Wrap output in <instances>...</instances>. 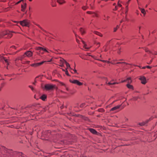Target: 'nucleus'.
I'll use <instances>...</instances> for the list:
<instances>
[{"mask_svg":"<svg viewBox=\"0 0 157 157\" xmlns=\"http://www.w3.org/2000/svg\"><path fill=\"white\" fill-rule=\"evenodd\" d=\"M66 74L68 76H70V75L68 73V72L67 70V69H66V71H65Z\"/></svg>","mask_w":157,"mask_h":157,"instance_id":"obj_34","label":"nucleus"},{"mask_svg":"<svg viewBox=\"0 0 157 157\" xmlns=\"http://www.w3.org/2000/svg\"><path fill=\"white\" fill-rule=\"evenodd\" d=\"M57 2L60 4H62L65 3L64 0H57Z\"/></svg>","mask_w":157,"mask_h":157,"instance_id":"obj_22","label":"nucleus"},{"mask_svg":"<svg viewBox=\"0 0 157 157\" xmlns=\"http://www.w3.org/2000/svg\"><path fill=\"white\" fill-rule=\"evenodd\" d=\"M93 33L94 34L98 35L101 37H102V35L100 32H99L97 31H94L93 32Z\"/></svg>","mask_w":157,"mask_h":157,"instance_id":"obj_20","label":"nucleus"},{"mask_svg":"<svg viewBox=\"0 0 157 157\" xmlns=\"http://www.w3.org/2000/svg\"><path fill=\"white\" fill-rule=\"evenodd\" d=\"M146 68V66L143 67L141 68L142 69H145Z\"/></svg>","mask_w":157,"mask_h":157,"instance_id":"obj_46","label":"nucleus"},{"mask_svg":"<svg viewBox=\"0 0 157 157\" xmlns=\"http://www.w3.org/2000/svg\"><path fill=\"white\" fill-rule=\"evenodd\" d=\"M96 44H97V47H99L100 45V43H99V42H98V43H97Z\"/></svg>","mask_w":157,"mask_h":157,"instance_id":"obj_44","label":"nucleus"},{"mask_svg":"<svg viewBox=\"0 0 157 157\" xmlns=\"http://www.w3.org/2000/svg\"><path fill=\"white\" fill-rule=\"evenodd\" d=\"M33 53L31 51H28L25 52L24 54L22 56L23 58L25 57L26 56L28 57H31L32 56Z\"/></svg>","mask_w":157,"mask_h":157,"instance_id":"obj_7","label":"nucleus"},{"mask_svg":"<svg viewBox=\"0 0 157 157\" xmlns=\"http://www.w3.org/2000/svg\"><path fill=\"white\" fill-rule=\"evenodd\" d=\"M127 87L130 89H132V90H134V87L132 85H130V84H127L126 85Z\"/></svg>","mask_w":157,"mask_h":157,"instance_id":"obj_18","label":"nucleus"},{"mask_svg":"<svg viewBox=\"0 0 157 157\" xmlns=\"http://www.w3.org/2000/svg\"><path fill=\"white\" fill-rule=\"evenodd\" d=\"M69 81L71 83L76 84L79 86H82L83 84L82 82H79L77 80H70Z\"/></svg>","mask_w":157,"mask_h":157,"instance_id":"obj_5","label":"nucleus"},{"mask_svg":"<svg viewBox=\"0 0 157 157\" xmlns=\"http://www.w3.org/2000/svg\"><path fill=\"white\" fill-rule=\"evenodd\" d=\"M19 59L21 61V63L24 64H29L30 62V61H26L22 60V59L24 58L22 56H21L19 57Z\"/></svg>","mask_w":157,"mask_h":157,"instance_id":"obj_11","label":"nucleus"},{"mask_svg":"<svg viewBox=\"0 0 157 157\" xmlns=\"http://www.w3.org/2000/svg\"><path fill=\"white\" fill-rule=\"evenodd\" d=\"M138 66V67H140V68H141V67L140 66Z\"/></svg>","mask_w":157,"mask_h":157,"instance_id":"obj_57","label":"nucleus"},{"mask_svg":"<svg viewBox=\"0 0 157 157\" xmlns=\"http://www.w3.org/2000/svg\"><path fill=\"white\" fill-rule=\"evenodd\" d=\"M6 68H7V69H8V66H7V67H6Z\"/></svg>","mask_w":157,"mask_h":157,"instance_id":"obj_62","label":"nucleus"},{"mask_svg":"<svg viewBox=\"0 0 157 157\" xmlns=\"http://www.w3.org/2000/svg\"><path fill=\"white\" fill-rule=\"evenodd\" d=\"M29 1H30V2H31L32 1V0H29Z\"/></svg>","mask_w":157,"mask_h":157,"instance_id":"obj_60","label":"nucleus"},{"mask_svg":"<svg viewBox=\"0 0 157 157\" xmlns=\"http://www.w3.org/2000/svg\"><path fill=\"white\" fill-rule=\"evenodd\" d=\"M101 7H103V5H101Z\"/></svg>","mask_w":157,"mask_h":157,"instance_id":"obj_59","label":"nucleus"},{"mask_svg":"<svg viewBox=\"0 0 157 157\" xmlns=\"http://www.w3.org/2000/svg\"><path fill=\"white\" fill-rule=\"evenodd\" d=\"M121 51H120V49H119L118 50V51H117V53L119 54H120V53H121Z\"/></svg>","mask_w":157,"mask_h":157,"instance_id":"obj_43","label":"nucleus"},{"mask_svg":"<svg viewBox=\"0 0 157 157\" xmlns=\"http://www.w3.org/2000/svg\"><path fill=\"white\" fill-rule=\"evenodd\" d=\"M147 5H146L145 6L146 7H147Z\"/></svg>","mask_w":157,"mask_h":157,"instance_id":"obj_58","label":"nucleus"},{"mask_svg":"<svg viewBox=\"0 0 157 157\" xmlns=\"http://www.w3.org/2000/svg\"><path fill=\"white\" fill-rule=\"evenodd\" d=\"M52 61V59H51L49 60V61H48V62H51Z\"/></svg>","mask_w":157,"mask_h":157,"instance_id":"obj_52","label":"nucleus"},{"mask_svg":"<svg viewBox=\"0 0 157 157\" xmlns=\"http://www.w3.org/2000/svg\"><path fill=\"white\" fill-rule=\"evenodd\" d=\"M100 110H101V112L104 111V110H103V109H100Z\"/></svg>","mask_w":157,"mask_h":157,"instance_id":"obj_50","label":"nucleus"},{"mask_svg":"<svg viewBox=\"0 0 157 157\" xmlns=\"http://www.w3.org/2000/svg\"><path fill=\"white\" fill-rule=\"evenodd\" d=\"M14 22L15 23H19L22 26L29 27L30 26V21L27 19H25L18 22L14 21Z\"/></svg>","mask_w":157,"mask_h":157,"instance_id":"obj_2","label":"nucleus"},{"mask_svg":"<svg viewBox=\"0 0 157 157\" xmlns=\"http://www.w3.org/2000/svg\"><path fill=\"white\" fill-rule=\"evenodd\" d=\"M115 3H114V4H113V5H115Z\"/></svg>","mask_w":157,"mask_h":157,"instance_id":"obj_63","label":"nucleus"},{"mask_svg":"<svg viewBox=\"0 0 157 157\" xmlns=\"http://www.w3.org/2000/svg\"><path fill=\"white\" fill-rule=\"evenodd\" d=\"M146 68H149V69H150L151 68V67L149 66H146Z\"/></svg>","mask_w":157,"mask_h":157,"instance_id":"obj_42","label":"nucleus"},{"mask_svg":"<svg viewBox=\"0 0 157 157\" xmlns=\"http://www.w3.org/2000/svg\"><path fill=\"white\" fill-rule=\"evenodd\" d=\"M119 27V25H117L116 27H115L113 29V32H115L118 29Z\"/></svg>","mask_w":157,"mask_h":157,"instance_id":"obj_28","label":"nucleus"},{"mask_svg":"<svg viewBox=\"0 0 157 157\" xmlns=\"http://www.w3.org/2000/svg\"><path fill=\"white\" fill-rule=\"evenodd\" d=\"M65 63L66 64L67 67V68H66V69H70L71 70L72 69L71 68L70 64L68 63H67L66 61H65Z\"/></svg>","mask_w":157,"mask_h":157,"instance_id":"obj_23","label":"nucleus"},{"mask_svg":"<svg viewBox=\"0 0 157 157\" xmlns=\"http://www.w3.org/2000/svg\"><path fill=\"white\" fill-rule=\"evenodd\" d=\"M42 48V47H37L36 48H36V49L37 50H41Z\"/></svg>","mask_w":157,"mask_h":157,"instance_id":"obj_32","label":"nucleus"},{"mask_svg":"<svg viewBox=\"0 0 157 157\" xmlns=\"http://www.w3.org/2000/svg\"><path fill=\"white\" fill-rule=\"evenodd\" d=\"M22 1H23V0H20V1H19L18 2H17L16 3L15 5H17V4H19V3H20Z\"/></svg>","mask_w":157,"mask_h":157,"instance_id":"obj_38","label":"nucleus"},{"mask_svg":"<svg viewBox=\"0 0 157 157\" xmlns=\"http://www.w3.org/2000/svg\"><path fill=\"white\" fill-rule=\"evenodd\" d=\"M103 1H103V2H105L106 1H107V0H106L105 1H104V0H103Z\"/></svg>","mask_w":157,"mask_h":157,"instance_id":"obj_56","label":"nucleus"},{"mask_svg":"<svg viewBox=\"0 0 157 157\" xmlns=\"http://www.w3.org/2000/svg\"><path fill=\"white\" fill-rule=\"evenodd\" d=\"M139 79L143 84H145L147 82L146 78L144 76H140Z\"/></svg>","mask_w":157,"mask_h":157,"instance_id":"obj_6","label":"nucleus"},{"mask_svg":"<svg viewBox=\"0 0 157 157\" xmlns=\"http://www.w3.org/2000/svg\"><path fill=\"white\" fill-rule=\"evenodd\" d=\"M128 4H127V5H126V8H128Z\"/></svg>","mask_w":157,"mask_h":157,"instance_id":"obj_53","label":"nucleus"},{"mask_svg":"<svg viewBox=\"0 0 157 157\" xmlns=\"http://www.w3.org/2000/svg\"><path fill=\"white\" fill-rule=\"evenodd\" d=\"M79 31L82 35H84L86 33L85 29L83 28H81L79 29Z\"/></svg>","mask_w":157,"mask_h":157,"instance_id":"obj_15","label":"nucleus"},{"mask_svg":"<svg viewBox=\"0 0 157 157\" xmlns=\"http://www.w3.org/2000/svg\"><path fill=\"white\" fill-rule=\"evenodd\" d=\"M62 70H63V71H64L65 72L66 71V70H64V69H63Z\"/></svg>","mask_w":157,"mask_h":157,"instance_id":"obj_51","label":"nucleus"},{"mask_svg":"<svg viewBox=\"0 0 157 157\" xmlns=\"http://www.w3.org/2000/svg\"><path fill=\"white\" fill-rule=\"evenodd\" d=\"M46 61H42L41 62L38 63H34L33 64H30V66L32 67H36L38 66H39L42 64H43L44 62H46Z\"/></svg>","mask_w":157,"mask_h":157,"instance_id":"obj_8","label":"nucleus"},{"mask_svg":"<svg viewBox=\"0 0 157 157\" xmlns=\"http://www.w3.org/2000/svg\"><path fill=\"white\" fill-rule=\"evenodd\" d=\"M86 13L88 14H92L93 13V12L90 11H88L86 12Z\"/></svg>","mask_w":157,"mask_h":157,"instance_id":"obj_33","label":"nucleus"},{"mask_svg":"<svg viewBox=\"0 0 157 157\" xmlns=\"http://www.w3.org/2000/svg\"><path fill=\"white\" fill-rule=\"evenodd\" d=\"M131 0H128V1L127 2L126 4L128 5V4Z\"/></svg>","mask_w":157,"mask_h":157,"instance_id":"obj_45","label":"nucleus"},{"mask_svg":"<svg viewBox=\"0 0 157 157\" xmlns=\"http://www.w3.org/2000/svg\"><path fill=\"white\" fill-rule=\"evenodd\" d=\"M26 4L24 3L21 6V11L22 12H25L26 8Z\"/></svg>","mask_w":157,"mask_h":157,"instance_id":"obj_12","label":"nucleus"},{"mask_svg":"<svg viewBox=\"0 0 157 157\" xmlns=\"http://www.w3.org/2000/svg\"><path fill=\"white\" fill-rule=\"evenodd\" d=\"M59 65L61 67H63L64 63H65V60L63 58H60L59 60Z\"/></svg>","mask_w":157,"mask_h":157,"instance_id":"obj_10","label":"nucleus"},{"mask_svg":"<svg viewBox=\"0 0 157 157\" xmlns=\"http://www.w3.org/2000/svg\"><path fill=\"white\" fill-rule=\"evenodd\" d=\"M15 46H13L11 47L12 48H15Z\"/></svg>","mask_w":157,"mask_h":157,"instance_id":"obj_49","label":"nucleus"},{"mask_svg":"<svg viewBox=\"0 0 157 157\" xmlns=\"http://www.w3.org/2000/svg\"><path fill=\"white\" fill-rule=\"evenodd\" d=\"M121 106V105H118L112 108L110 110V111H119V109Z\"/></svg>","mask_w":157,"mask_h":157,"instance_id":"obj_9","label":"nucleus"},{"mask_svg":"<svg viewBox=\"0 0 157 157\" xmlns=\"http://www.w3.org/2000/svg\"><path fill=\"white\" fill-rule=\"evenodd\" d=\"M76 40L78 43L81 44L83 46V47L86 49H89L90 47H87L85 44V42L82 40V39L76 34H75Z\"/></svg>","mask_w":157,"mask_h":157,"instance_id":"obj_1","label":"nucleus"},{"mask_svg":"<svg viewBox=\"0 0 157 157\" xmlns=\"http://www.w3.org/2000/svg\"><path fill=\"white\" fill-rule=\"evenodd\" d=\"M139 8L140 10L141 13H142L144 16H145L146 14L145 10L144 9L141 8L140 7H139Z\"/></svg>","mask_w":157,"mask_h":157,"instance_id":"obj_21","label":"nucleus"},{"mask_svg":"<svg viewBox=\"0 0 157 157\" xmlns=\"http://www.w3.org/2000/svg\"><path fill=\"white\" fill-rule=\"evenodd\" d=\"M145 124V123L144 122L140 123V125L141 126H144Z\"/></svg>","mask_w":157,"mask_h":157,"instance_id":"obj_39","label":"nucleus"},{"mask_svg":"<svg viewBox=\"0 0 157 157\" xmlns=\"http://www.w3.org/2000/svg\"><path fill=\"white\" fill-rule=\"evenodd\" d=\"M41 50L43 51H44L45 52H47L48 53V52L45 48H42Z\"/></svg>","mask_w":157,"mask_h":157,"instance_id":"obj_31","label":"nucleus"},{"mask_svg":"<svg viewBox=\"0 0 157 157\" xmlns=\"http://www.w3.org/2000/svg\"><path fill=\"white\" fill-rule=\"evenodd\" d=\"M88 8V7L86 6H83L82 8V9L84 10H86Z\"/></svg>","mask_w":157,"mask_h":157,"instance_id":"obj_30","label":"nucleus"},{"mask_svg":"<svg viewBox=\"0 0 157 157\" xmlns=\"http://www.w3.org/2000/svg\"><path fill=\"white\" fill-rule=\"evenodd\" d=\"M86 106V105L85 103H83L82 104L80 105V107H84V106Z\"/></svg>","mask_w":157,"mask_h":157,"instance_id":"obj_35","label":"nucleus"},{"mask_svg":"<svg viewBox=\"0 0 157 157\" xmlns=\"http://www.w3.org/2000/svg\"><path fill=\"white\" fill-rule=\"evenodd\" d=\"M127 82L126 79L124 80H122L120 82L121 83H123V82Z\"/></svg>","mask_w":157,"mask_h":157,"instance_id":"obj_40","label":"nucleus"},{"mask_svg":"<svg viewBox=\"0 0 157 157\" xmlns=\"http://www.w3.org/2000/svg\"><path fill=\"white\" fill-rule=\"evenodd\" d=\"M75 69H73V71H74V73H77V71L75 69ZM72 73H73V72H71Z\"/></svg>","mask_w":157,"mask_h":157,"instance_id":"obj_37","label":"nucleus"},{"mask_svg":"<svg viewBox=\"0 0 157 157\" xmlns=\"http://www.w3.org/2000/svg\"><path fill=\"white\" fill-rule=\"evenodd\" d=\"M56 87L55 85H52L50 84H46L44 86L45 89L47 90H53L55 89Z\"/></svg>","mask_w":157,"mask_h":157,"instance_id":"obj_4","label":"nucleus"},{"mask_svg":"<svg viewBox=\"0 0 157 157\" xmlns=\"http://www.w3.org/2000/svg\"><path fill=\"white\" fill-rule=\"evenodd\" d=\"M47 98V96L45 94L42 95L40 98L43 101H45Z\"/></svg>","mask_w":157,"mask_h":157,"instance_id":"obj_17","label":"nucleus"},{"mask_svg":"<svg viewBox=\"0 0 157 157\" xmlns=\"http://www.w3.org/2000/svg\"><path fill=\"white\" fill-rule=\"evenodd\" d=\"M88 129L90 131V132L93 134H97V132L94 129L91 128H88Z\"/></svg>","mask_w":157,"mask_h":157,"instance_id":"obj_13","label":"nucleus"},{"mask_svg":"<svg viewBox=\"0 0 157 157\" xmlns=\"http://www.w3.org/2000/svg\"><path fill=\"white\" fill-rule=\"evenodd\" d=\"M120 82H115L114 80H112L109 82V85H114L120 83Z\"/></svg>","mask_w":157,"mask_h":157,"instance_id":"obj_16","label":"nucleus"},{"mask_svg":"<svg viewBox=\"0 0 157 157\" xmlns=\"http://www.w3.org/2000/svg\"><path fill=\"white\" fill-rule=\"evenodd\" d=\"M145 52L148 53L149 54L151 53V52L148 49V48H146L145 49Z\"/></svg>","mask_w":157,"mask_h":157,"instance_id":"obj_29","label":"nucleus"},{"mask_svg":"<svg viewBox=\"0 0 157 157\" xmlns=\"http://www.w3.org/2000/svg\"><path fill=\"white\" fill-rule=\"evenodd\" d=\"M121 9H120V10H121V9L122 8L121 7L120 8Z\"/></svg>","mask_w":157,"mask_h":157,"instance_id":"obj_64","label":"nucleus"},{"mask_svg":"<svg viewBox=\"0 0 157 157\" xmlns=\"http://www.w3.org/2000/svg\"><path fill=\"white\" fill-rule=\"evenodd\" d=\"M117 61V60H113V61H111V62H110L109 61V63H110L113 64H114L113 63H116L117 62H116V61Z\"/></svg>","mask_w":157,"mask_h":157,"instance_id":"obj_36","label":"nucleus"},{"mask_svg":"<svg viewBox=\"0 0 157 157\" xmlns=\"http://www.w3.org/2000/svg\"><path fill=\"white\" fill-rule=\"evenodd\" d=\"M103 18L105 20H107L108 19V16L107 15V14H106V15H105V14H104Z\"/></svg>","mask_w":157,"mask_h":157,"instance_id":"obj_26","label":"nucleus"},{"mask_svg":"<svg viewBox=\"0 0 157 157\" xmlns=\"http://www.w3.org/2000/svg\"><path fill=\"white\" fill-rule=\"evenodd\" d=\"M3 59L4 60L6 65L8 66L9 64V62L8 59H6L4 57H3Z\"/></svg>","mask_w":157,"mask_h":157,"instance_id":"obj_24","label":"nucleus"},{"mask_svg":"<svg viewBox=\"0 0 157 157\" xmlns=\"http://www.w3.org/2000/svg\"><path fill=\"white\" fill-rule=\"evenodd\" d=\"M82 21H84V19L83 18H82Z\"/></svg>","mask_w":157,"mask_h":157,"instance_id":"obj_55","label":"nucleus"},{"mask_svg":"<svg viewBox=\"0 0 157 157\" xmlns=\"http://www.w3.org/2000/svg\"><path fill=\"white\" fill-rule=\"evenodd\" d=\"M29 87L32 90H33V87L31 86H29Z\"/></svg>","mask_w":157,"mask_h":157,"instance_id":"obj_41","label":"nucleus"},{"mask_svg":"<svg viewBox=\"0 0 157 157\" xmlns=\"http://www.w3.org/2000/svg\"><path fill=\"white\" fill-rule=\"evenodd\" d=\"M127 82H128V84H130L132 82V80L131 79V78L130 77H129L127 78L126 79Z\"/></svg>","mask_w":157,"mask_h":157,"instance_id":"obj_19","label":"nucleus"},{"mask_svg":"<svg viewBox=\"0 0 157 157\" xmlns=\"http://www.w3.org/2000/svg\"><path fill=\"white\" fill-rule=\"evenodd\" d=\"M113 64H121V63H125L126 64H128L127 63H126V62H117L116 63H113Z\"/></svg>","mask_w":157,"mask_h":157,"instance_id":"obj_25","label":"nucleus"},{"mask_svg":"<svg viewBox=\"0 0 157 157\" xmlns=\"http://www.w3.org/2000/svg\"><path fill=\"white\" fill-rule=\"evenodd\" d=\"M152 62V59H151V60L150 61V62L149 63H148V64H150V63H151V62Z\"/></svg>","mask_w":157,"mask_h":157,"instance_id":"obj_48","label":"nucleus"},{"mask_svg":"<svg viewBox=\"0 0 157 157\" xmlns=\"http://www.w3.org/2000/svg\"><path fill=\"white\" fill-rule=\"evenodd\" d=\"M56 6V4H54V5H52V7H55V6Z\"/></svg>","mask_w":157,"mask_h":157,"instance_id":"obj_47","label":"nucleus"},{"mask_svg":"<svg viewBox=\"0 0 157 157\" xmlns=\"http://www.w3.org/2000/svg\"><path fill=\"white\" fill-rule=\"evenodd\" d=\"M38 27H39L40 28H41V27H40V26L39 25H38Z\"/></svg>","mask_w":157,"mask_h":157,"instance_id":"obj_61","label":"nucleus"},{"mask_svg":"<svg viewBox=\"0 0 157 157\" xmlns=\"http://www.w3.org/2000/svg\"><path fill=\"white\" fill-rule=\"evenodd\" d=\"M92 16L93 17H98V14L96 13L93 12V13L92 14Z\"/></svg>","mask_w":157,"mask_h":157,"instance_id":"obj_27","label":"nucleus"},{"mask_svg":"<svg viewBox=\"0 0 157 157\" xmlns=\"http://www.w3.org/2000/svg\"><path fill=\"white\" fill-rule=\"evenodd\" d=\"M124 60L123 59H121L119 60H120V61H122V60Z\"/></svg>","mask_w":157,"mask_h":157,"instance_id":"obj_54","label":"nucleus"},{"mask_svg":"<svg viewBox=\"0 0 157 157\" xmlns=\"http://www.w3.org/2000/svg\"><path fill=\"white\" fill-rule=\"evenodd\" d=\"M1 37H4L5 38L9 39L11 38L13 36L11 32L5 31H4L2 34H1Z\"/></svg>","mask_w":157,"mask_h":157,"instance_id":"obj_3","label":"nucleus"},{"mask_svg":"<svg viewBox=\"0 0 157 157\" xmlns=\"http://www.w3.org/2000/svg\"><path fill=\"white\" fill-rule=\"evenodd\" d=\"M122 7V5L121 3H120L119 1L117 3V6H116L115 7V8L114 9V10H117L119 8H121Z\"/></svg>","mask_w":157,"mask_h":157,"instance_id":"obj_14","label":"nucleus"}]
</instances>
